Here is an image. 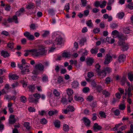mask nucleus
I'll return each instance as SVG.
<instances>
[{
  "instance_id": "obj_5",
  "label": "nucleus",
  "mask_w": 133,
  "mask_h": 133,
  "mask_svg": "<svg viewBox=\"0 0 133 133\" xmlns=\"http://www.w3.org/2000/svg\"><path fill=\"white\" fill-rule=\"evenodd\" d=\"M62 43V38L59 36L57 37L55 40L52 42V46L61 45Z\"/></svg>"
},
{
  "instance_id": "obj_3",
  "label": "nucleus",
  "mask_w": 133,
  "mask_h": 133,
  "mask_svg": "<svg viewBox=\"0 0 133 133\" xmlns=\"http://www.w3.org/2000/svg\"><path fill=\"white\" fill-rule=\"evenodd\" d=\"M33 96L35 98L32 97V95H30L29 97V101L34 103H37L38 101V99L41 98V95L37 93L33 94Z\"/></svg>"
},
{
  "instance_id": "obj_29",
  "label": "nucleus",
  "mask_w": 133,
  "mask_h": 133,
  "mask_svg": "<svg viewBox=\"0 0 133 133\" xmlns=\"http://www.w3.org/2000/svg\"><path fill=\"white\" fill-rule=\"evenodd\" d=\"M93 127L94 130L96 129L100 130L102 128V127L101 126L98 125V124L96 123H95Z\"/></svg>"
},
{
  "instance_id": "obj_22",
  "label": "nucleus",
  "mask_w": 133,
  "mask_h": 133,
  "mask_svg": "<svg viewBox=\"0 0 133 133\" xmlns=\"http://www.w3.org/2000/svg\"><path fill=\"white\" fill-rule=\"evenodd\" d=\"M1 55L4 58L8 57L10 56L9 54L6 51H2L1 52Z\"/></svg>"
},
{
  "instance_id": "obj_41",
  "label": "nucleus",
  "mask_w": 133,
  "mask_h": 133,
  "mask_svg": "<svg viewBox=\"0 0 133 133\" xmlns=\"http://www.w3.org/2000/svg\"><path fill=\"white\" fill-rule=\"evenodd\" d=\"M70 9V5L69 3H66L65 4L64 8V9L67 12H69V10Z\"/></svg>"
},
{
  "instance_id": "obj_20",
  "label": "nucleus",
  "mask_w": 133,
  "mask_h": 133,
  "mask_svg": "<svg viewBox=\"0 0 133 133\" xmlns=\"http://www.w3.org/2000/svg\"><path fill=\"white\" fill-rule=\"evenodd\" d=\"M35 7L34 4L32 3H30L26 5V8L28 9H32Z\"/></svg>"
},
{
  "instance_id": "obj_24",
  "label": "nucleus",
  "mask_w": 133,
  "mask_h": 133,
  "mask_svg": "<svg viewBox=\"0 0 133 133\" xmlns=\"http://www.w3.org/2000/svg\"><path fill=\"white\" fill-rule=\"evenodd\" d=\"M125 95H126L127 94H128L129 97H130L132 95V94L131 92V89L130 87H129L128 88V90L127 89H125Z\"/></svg>"
},
{
  "instance_id": "obj_61",
  "label": "nucleus",
  "mask_w": 133,
  "mask_h": 133,
  "mask_svg": "<svg viewBox=\"0 0 133 133\" xmlns=\"http://www.w3.org/2000/svg\"><path fill=\"white\" fill-rule=\"evenodd\" d=\"M8 22L6 19H4L3 20V21L2 23V24L4 25L6 27H8L9 25L7 24Z\"/></svg>"
},
{
  "instance_id": "obj_63",
  "label": "nucleus",
  "mask_w": 133,
  "mask_h": 133,
  "mask_svg": "<svg viewBox=\"0 0 133 133\" xmlns=\"http://www.w3.org/2000/svg\"><path fill=\"white\" fill-rule=\"evenodd\" d=\"M128 7L130 9H133V3H129L128 5Z\"/></svg>"
},
{
  "instance_id": "obj_50",
  "label": "nucleus",
  "mask_w": 133,
  "mask_h": 133,
  "mask_svg": "<svg viewBox=\"0 0 133 133\" xmlns=\"http://www.w3.org/2000/svg\"><path fill=\"white\" fill-rule=\"evenodd\" d=\"M111 34L112 35H117V37H118V35H123L122 34H120L119 32L117 31V30H113L111 33Z\"/></svg>"
},
{
  "instance_id": "obj_18",
  "label": "nucleus",
  "mask_w": 133,
  "mask_h": 133,
  "mask_svg": "<svg viewBox=\"0 0 133 133\" xmlns=\"http://www.w3.org/2000/svg\"><path fill=\"white\" fill-rule=\"evenodd\" d=\"M35 68L40 71H42L44 69V66L41 63L37 64L36 65Z\"/></svg>"
},
{
  "instance_id": "obj_39",
  "label": "nucleus",
  "mask_w": 133,
  "mask_h": 133,
  "mask_svg": "<svg viewBox=\"0 0 133 133\" xmlns=\"http://www.w3.org/2000/svg\"><path fill=\"white\" fill-rule=\"evenodd\" d=\"M123 31L125 34H128L130 32V30L129 27H124L123 28Z\"/></svg>"
},
{
  "instance_id": "obj_57",
  "label": "nucleus",
  "mask_w": 133,
  "mask_h": 133,
  "mask_svg": "<svg viewBox=\"0 0 133 133\" xmlns=\"http://www.w3.org/2000/svg\"><path fill=\"white\" fill-rule=\"evenodd\" d=\"M103 70L106 73V72L109 73L111 71V69L108 67L104 68Z\"/></svg>"
},
{
  "instance_id": "obj_64",
  "label": "nucleus",
  "mask_w": 133,
  "mask_h": 133,
  "mask_svg": "<svg viewBox=\"0 0 133 133\" xmlns=\"http://www.w3.org/2000/svg\"><path fill=\"white\" fill-rule=\"evenodd\" d=\"M131 128L130 130L128 131L126 133H133V124H131L130 125Z\"/></svg>"
},
{
  "instance_id": "obj_30",
  "label": "nucleus",
  "mask_w": 133,
  "mask_h": 133,
  "mask_svg": "<svg viewBox=\"0 0 133 133\" xmlns=\"http://www.w3.org/2000/svg\"><path fill=\"white\" fill-rule=\"evenodd\" d=\"M28 88L29 91L32 92H34L36 88L34 85H29Z\"/></svg>"
},
{
  "instance_id": "obj_17",
  "label": "nucleus",
  "mask_w": 133,
  "mask_h": 133,
  "mask_svg": "<svg viewBox=\"0 0 133 133\" xmlns=\"http://www.w3.org/2000/svg\"><path fill=\"white\" fill-rule=\"evenodd\" d=\"M62 57H63L66 58H69L71 56V55L70 52L66 51L64 52L62 54Z\"/></svg>"
},
{
  "instance_id": "obj_13",
  "label": "nucleus",
  "mask_w": 133,
  "mask_h": 133,
  "mask_svg": "<svg viewBox=\"0 0 133 133\" xmlns=\"http://www.w3.org/2000/svg\"><path fill=\"white\" fill-rule=\"evenodd\" d=\"M79 84L77 81H74L72 83L71 86L73 89H77L79 88Z\"/></svg>"
},
{
  "instance_id": "obj_1",
  "label": "nucleus",
  "mask_w": 133,
  "mask_h": 133,
  "mask_svg": "<svg viewBox=\"0 0 133 133\" xmlns=\"http://www.w3.org/2000/svg\"><path fill=\"white\" fill-rule=\"evenodd\" d=\"M118 38L119 40L118 43L119 45L121 47L122 50L123 51H127L128 49V46L124 42L125 40L126 39V37L124 35H118Z\"/></svg>"
},
{
  "instance_id": "obj_53",
  "label": "nucleus",
  "mask_w": 133,
  "mask_h": 133,
  "mask_svg": "<svg viewBox=\"0 0 133 133\" xmlns=\"http://www.w3.org/2000/svg\"><path fill=\"white\" fill-rule=\"evenodd\" d=\"M68 111L73 112L74 111V108L72 106L69 105L67 107Z\"/></svg>"
},
{
  "instance_id": "obj_9",
  "label": "nucleus",
  "mask_w": 133,
  "mask_h": 133,
  "mask_svg": "<svg viewBox=\"0 0 133 133\" xmlns=\"http://www.w3.org/2000/svg\"><path fill=\"white\" fill-rule=\"evenodd\" d=\"M84 124L86 127H89L91 123L90 120L86 117H84L82 119Z\"/></svg>"
},
{
  "instance_id": "obj_10",
  "label": "nucleus",
  "mask_w": 133,
  "mask_h": 133,
  "mask_svg": "<svg viewBox=\"0 0 133 133\" xmlns=\"http://www.w3.org/2000/svg\"><path fill=\"white\" fill-rule=\"evenodd\" d=\"M126 56L123 54L120 55L118 58V61L119 63L123 62L126 58Z\"/></svg>"
},
{
  "instance_id": "obj_52",
  "label": "nucleus",
  "mask_w": 133,
  "mask_h": 133,
  "mask_svg": "<svg viewBox=\"0 0 133 133\" xmlns=\"http://www.w3.org/2000/svg\"><path fill=\"white\" fill-rule=\"evenodd\" d=\"M49 34V32L48 31H45L44 33L42 34V36L43 37H45L48 36Z\"/></svg>"
},
{
  "instance_id": "obj_31",
  "label": "nucleus",
  "mask_w": 133,
  "mask_h": 133,
  "mask_svg": "<svg viewBox=\"0 0 133 133\" xmlns=\"http://www.w3.org/2000/svg\"><path fill=\"white\" fill-rule=\"evenodd\" d=\"M63 130L65 131H68L69 130V127L67 124H64L63 125Z\"/></svg>"
},
{
  "instance_id": "obj_11",
  "label": "nucleus",
  "mask_w": 133,
  "mask_h": 133,
  "mask_svg": "<svg viewBox=\"0 0 133 133\" xmlns=\"http://www.w3.org/2000/svg\"><path fill=\"white\" fill-rule=\"evenodd\" d=\"M97 73L98 76H101L102 77H105L106 75V73L105 72V71H104L103 69L99 70L98 69H97Z\"/></svg>"
},
{
  "instance_id": "obj_58",
  "label": "nucleus",
  "mask_w": 133,
  "mask_h": 133,
  "mask_svg": "<svg viewBox=\"0 0 133 133\" xmlns=\"http://www.w3.org/2000/svg\"><path fill=\"white\" fill-rule=\"evenodd\" d=\"M95 88L99 92L102 90V87L101 85H97Z\"/></svg>"
},
{
  "instance_id": "obj_45",
  "label": "nucleus",
  "mask_w": 133,
  "mask_h": 133,
  "mask_svg": "<svg viewBox=\"0 0 133 133\" xmlns=\"http://www.w3.org/2000/svg\"><path fill=\"white\" fill-rule=\"evenodd\" d=\"M127 81V79L126 77H122L121 79V82L122 83V85H124L125 82H126Z\"/></svg>"
},
{
  "instance_id": "obj_26",
  "label": "nucleus",
  "mask_w": 133,
  "mask_h": 133,
  "mask_svg": "<svg viewBox=\"0 0 133 133\" xmlns=\"http://www.w3.org/2000/svg\"><path fill=\"white\" fill-rule=\"evenodd\" d=\"M102 94L104 95L105 97H109L110 96V93L106 90L103 91Z\"/></svg>"
},
{
  "instance_id": "obj_33",
  "label": "nucleus",
  "mask_w": 133,
  "mask_h": 133,
  "mask_svg": "<svg viewBox=\"0 0 133 133\" xmlns=\"http://www.w3.org/2000/svg\"><path fill=\"white\" fill-rule=\"evenodd\" d=\"M124 14L122 12L118 13L117 15L118 18L120 19H122L124 16Z\"/></svg>"
},
{
  "instance_id": "obj_46",
  "label": "nucleus",
  "mask_w": 133,
  "mask_h": 133,
  "mask_svg": "<svg viewBox=\"0 0 133 133\" xmlns=\"http://www.w3.org/2000/svg\"><path fill=\"white\" fill-rule=\"evenodd\" d=\"M40 122L42 124H45L47 123V121L45 118H43L41 119Z\"/></svg>"
},
{
  "instance_id": "obj_34",
  "label": "nucleus",
  "mask_w": 133,
  "mask_h": 133,
  "mask_svg": "<svg viewBox=\"0 0 133 133\" xmlns=\"http://www.w3.org/2000/svg\"><path fill=\"white\" fill-rule=\"evenodd\" d=\"M14 43L13 42H10L8 43L7 46L11 49H12L14 48Z\"/></svg>"
},
{
  "instance_id": "obj_35",
  "label": "nucleus",
  "mask_w": 133,
  "mask_h": 133,
  "mask_svg": "<svg viewBox=\"0 0 133 133\" xmlns=\"http://www.w3.org/2000/svg\"><path fill=\"white\" fill-rule=\"evenodd\" d=\"M42 81L43 82H46L48 81V77L45 75H44L42 78Z\"/></svg>"
},
{
  "instance_id": "obj_2",
  "label": "nucleus",
  "mask_w": 133,
  "mask_h": 133,
  "mask_svg": "<svg viewBox=\"0 0 133 133\" xmlns=\"http://www.w3.org/2000/svg\"><path fill=\"white\" fill-rule=\"evenodd\" d=\"M45 47L43 45L39 46L38 49H36L37 51L33 53L32 55L36 57L45 55L47 50H45Z\"/></svg>"
},
{
  "instance_id": "obj_62",
  "label": "nucleus",
  "mask_w": 133,
  "mask_h": 133,
  "mask_svg": "<svg viewBox=\"0 0 133 133\" xmlns=\"http://www.w3.org/2000/svg\"><path fill=\"white\" fill-rule=\"evenodd\" d=\"M93 100V97L91 95H90L88 96L87 98V100L89 101H91Z\"/></svg>"
},
{
  "instance_id": "obj_27",
  "label": "nucleus",
  "mask_w": 133,
  "mask_h": 133,
  "mask_svg": "<svg viewBox=\"0 0 133 133\" xmlns=\"http://www.w3.org/2000/svg\"><path fill=\"white\" fill-rule=\"evenodd\" d=\"M74 98L75 100L80 102H82L83 101V98L81 97L75 96H74Z\"/></svg>"
},
{
  "instance_id": "obj_14",
  "label": "nucleus",
  "mask_w": 133,
  "mask_h": 133,
  "mask_svg": "<svg viewBox=\"0 0 133 133\" xmlns=\"http://www.w3.org/2000/svg\"><path fill=\"white\" fill-rule=\"evenodd\" d=\"M94 76V74L93 72H89L88 73L87 76L88 77V78L86 79L87 81L88 82L91 81V79H90V78Z\"/></svg>"
},
{
  "instance_id": "obj_25",
  "label": "nucleus",
  "mask_w": 133,
  "mask_h": 133,
  "mask_svg": "<svg viewBox=\"0 0 133 133\" xmlns=\"http://www.w3.org/2000/svg\"><path fill=\"white\" fill-rule=\"evenodd\" d=\"M107 41L109 43L113 44L115 41V40L114 38H109L108 37L106 38Z\"/></svg>"
},
{
  "instance_id": "obj_47",
  "label": "nucleus",
  "mask_w": 133,
  "mask_h": 133,
  "mask_svg": "<svg viewBox=\"0 0 133 133\" xmlns=\"http://www.w3.org/2000/svg\"><path fill=\"white\" fill-rule=\"evenodd\" d=\"M86 41V39L85 38H82L79 42V44L80 45H84V43Z\"/></svg>"
},
{
  "instance_id": "obj_28",
  "label": "nucleus",
  "mask_w": 133,
  "mask_h": 133,
  "mask_svg": "<svg viewBox=\"0 0 133 133\" xmlns=\"http://www.w3.org/2000/svg\"><path fill=\"white\" fill-rule=\"evenodd\" d=\"M66 93L69 96L71 95L73 93V90L71 89L68 88L66 90Z\"/></svg>"
},
{
  "instance_id": "obj_6",
  "label": "nucleus",
  "mask_w": 133,
  "mask_h": 133,
  "mask_svg": "<svg viewBox=\"0 0 133 133\" xmlns=\"http://www.w3.org/2000/svg\"><path fill=\"white\" fill-rule=\"evenodd\" d=\"M24 35L30 40H33L34 39V35L31 34L28 32L25 31L24 33Z\"/></svg>"
},
{
  "instance_id": "obj_12",
  "label": "nucleus",
  "mask_w": 133,
  "mask_h": 133,
  "mask_svg": "<svg viewBox=\"0 0 133 133\" xmlns=\"http://www.w3.org/2000/svg\"><path fill=\"white\" fill-rule=\"evenodd\" d=\"M15 117V116L14 115H11L9 116V121L10 124H12L16 122V120Z\"/></svg>"
},
{
  "instance_id": "obj_36",
  "label": "nucleus",
  "mask_w": 133,
  "mask_h": 133,
  "mask_svg": "<svg viewBox=\"0 0 133 133\" xmlns=\"http://www.w3.org/2000/svg\"><path fill=\"white\" fill-rule=\"evenodd\" d=\"M86 24L89 27L93 26V24L92 22V20L91 19L87 21L86 22Z\"/></svg>"
},
{
  "instance_id": "obj_7",
  "label": "nucleus",
  "mask_w": 133,
  "mask_h": 133,
  "mask_svg": "<svg viewBox=\"0 0 133 133\" xmlns=\"http://www.w3.org/2000/svg\"><path fill=\"white\" fill-rule=\"evenodd\" d=\"M8 21L9 23L12 22H13V20L16 23H18V18L16 15H14L12 18H9L8 19Z\"/></svg>"
},
{
  "instance_id": "obj_32",
  "label": "nucleus",
  "mask_w": 133,
  "mask_h": 133,
  "mask_svg": "<svg viewBox=\"0 0 133 133\" xmlns=\"http://www.w3.org/2000/svg\"><path fill=\"white\" fill-rule=\"evenodd\" d=\"M58 112L57 110H50L48 112L49 115L51 116L54 114H56Z\"/></svg>"
},
{
  "instance_id": "obj_49",
  "label": "nucleus",
  "mask_w": 133,
  "mask_h": 133,
  "mask_svg": "<svg viewBox=\"0 0 133 133\" xmlns=\"http://www.w3.org/2000/svg\"><path fill=\"white\" fill-rule=\"evenodd\" d=\"M48 12L49 14L54 15L55 14L54 10L53 9H49L48 10Z\"/></svg>"
},
{
  "instance_id": "obj_44",
  "label": "nucleus",
  "mask_w": 133,
  "mask_h": 133,
  "mask_svg": "<svg viewBox=\"0 0 133 133\" xmlns=\"http://www.w3.org/2000/svg\"><path fill=\"white\" fill-rule=\"evenodd\" d=\"M57 82L59 84L63 83V79L61 76H58L57 78Z\"/></svg>"
},
{
  "instance_id": "obj_40",
  "label": "nucleus",
  "mask_w": 133,
  "mask_h": 133,
  "mask_svg": "<svg viewBox=\"0 0 133 133\" xmlns=\"http://www.w3.org/2000/svg\"><path fill=\"white\" fill-rule=\"evenodd\" d=\"M53 94L56 96H58L60 95V92L56 89H54L53 91Z\"/></svg>"
},
{
  "instance_id": "obj_43",
  "label": "nucleus",
  "mask_w": 133,
  "mask_h": 133,
  "mask_svg": "<svg viewBox=\"0 0 133 133\" xmlns=\"http://www.w3.org/2000/svg\"><path fill=\"white\" fill-rule=\"evenodd\" d=\"M54 124L55 127L59 128L60 127V122L59 121L56 120L54 122Z\"/></svg>"
},
{
  "instance_id": "obj_51",
  "label": "nucleus",
  "mask_w": 133,
  "mask_h": 133,
  "mask_svg": "<svg viewBox=\"0 0 133 133\" xmlns=\"http://www.w3.org/2000/svg\"><path fill=\"white\" fill-rule=\"evenodd\" d=\"M11 9L10 5L8 4H6L5 7V10L7 11H9Z\"/></svg>"
},
{
  "instance_id": "obj_59",
  "label": "nucleus",
  "mask_w": 133,
  "mask_h": 133,
  "mask_svg": "<svg viewBox=\"0 0 133 133\" xmlns=\"http://www.w3.org/2000/svg\"><path fill=\"white\" fill-rule=\"evenodd\" d=\"M89 91V89L87 87H85L83 89V91L84 93H87Z\"/></svg>"
},
{
  "instance_id": "obj_38",
  "label": "nucleus",
  "mask_w": 133,
  "mask_h": 133,
  "mask_svg": "<svg viewBox=\"0 0 133 133\" xmlns=\"http://www.w3.org/2000/svg\"><path fill=\"white\" fill-rule=\"evenodd\" d=\"M100 116L101 118H105L106 116V115L105 113L103 111H100L99 113Z\"/></svg>"
},
{
  "instance_id": "obj_37",
  "label": "nucleus",
  "mask_w": 133,
  "mask_h": 133,
  "mask_svg": "<svg viewBox=\"0 0 133 133\" xmlns=\"http://www.w3.org/2000/svg\"><path fill=\"white\" fill-rule=\"evenodd\" d=\"M90 52L92 54H96L98 52V49L97 48H92L90 50Z\"/></svg>"
},
{
  "instance_id": "obj_15",
  "label": "nucleus",
  "mask_w": 133,
  "mask_h": 133,
  "mask_svg": "<svg viewBox=\"0 0 133 133\" xmlns=\"http://www.w3.org/2000/svg\"><path fill=\"white\" fill-rule=\"evenodd\" d=\"M87 64L89 66H91L94 62V59L91 58H86Z\"/></svg>"
},
{
  "instance_id": "obj_19",
  "label": "nucleus",
  "mask_w": 133,
  "mask_h": 133,
  "mask_svg": "<svg viewBox=\"0 0 133 133\" xmlns=\"http://www.w3.org/2000/svg\"><path fill=\"white\" fill-rule=\"evenodd\" d=\"M9 76L10 79L14 80H16L19 78V76L16 74H10L9 75Z\"/></svg>"
},
{
  "instance_id": "obj_54",
  "label": "nucleus",
  "mask_w": 133,
  "mask_h": 133,
  "mask_svg": "<svg viewBox=\"0 0 133 133\" xmlns=\"http://www.w3.org/2000/svg\"><path fill=\"white\" fill-rule=\"evenodd\" d=\"M20 100L23 103H25L26 101V98L24 96H22L20 98Z\"/></svg>"
},
{
  "instance_id": "obj_21",
  "label": "nucleus",
  "mask_w": 133,
  "mask_h": 133,
  "mask_svg": "<svg viewBox=\"0 0 133 133\" xmlns=\"http://www.w3.org/2000/svg\"><path fill=\"white\" fill-rule=\"evenodd\" d=\"M128 78L130 81H133V72L132 71H130L128 73Z\"/></svg>"
},
{
  "instance_id": "obj_23",
  "label": "nucleus",
  "mask_w": 133,
  "mask_h": 133,
  "mask_svg": "<svg viewBox=\"0 0 133 133\" xmlns=\"http://www.w3.org/2000/svg\"><path fill=\"white\" fill-rule=\"evenodd\" d=\"M26 68H23V69L21 70V72L23 74H26L29 71V69L28 68V67H25Z\"/></svg>"
},
{
  "instance_id": "obj_56",
  "label": "nucleus",
  "mask_w": 133,
  "mask_h": 133,
  "mask_svg": "<svg viewBox=\"0 0 133 133\" xmlns=\"http://www.w3.org/2000/svg\"><path fill=\"white\" fill-rule=\"evenodd\" d=\"M92 117L91 119L93 121H94L96 120L97 118V114L96 113H93L92 114Z\"/></svg>"
},
{
  "instance_id": "obj_42",
  "label": "nucleus",
  "mask_w": 133,
  "mask_h": 133,
  "mask_svg": "<svg viewBox=\"0 0 133 133\" xmlns=\"http://www.w3.org/2000/svg\"><path fill=\"white\" fill-rule=\"evenodd\" d=\"M29 125L30 124L29 122H26L24 123V126L27 129L29 130L30 128Z\"/></svg>"
},
{
  "instance_id": "obj_55",
  "label": "nucleus",
  "mask_w": 133,
  "mask_h": 133,
  "mask_svg": "<svg viewBox=\"0 0 133 133\" xmlns=\"http://www.w3.org/2000/svg\"><path fill=\"white\" fill-rule=\"evenodd\" d=\"M96 102H92V103L90 104V106L92 108V112L95 111V110H93V108L96 106Z\"/></svg>"
},
{
  "instance_id": "obj_8",
  "label": "nucleus",
  "mask_w": 133,
  "mask_h": 133,
  "mask_svg": "<svg viewBox=\"0 0 133 133\" xmlns=\"http://www.w3.org/2000/svg\"><path fill=\"white\" fill-rule=\"evenodd\" d=\"M112 57L110 55H107L106 56V58L104 62L105 64H109L112 60Z\"/></svg>"
},
{
  "instance_id": "obj_60",
  "label": "nucleus",
  "mask_w": 133,
  "mask_h": 133,
  "mask_svg": "<svg viewBox=\"0 0 133 133\" xmlns=\"http://www.w3.org/2000/svg\"><path fill=\"white\" fill-rule=\"evenodd\" d=\"M28 111L30 112H35L36 109L32 107H30L28 108Z\"/></svg>"
},
{
  "instance_id": "obj_16",
  "label": "nucleus",
  "mask_w": 133,
  "mask_h": 133,
  "mask_svg": "<svg viewBox=\"0 0 133 133\" xmlns=\"http://www.w3.org/2000/svg\"><path fill=\"white\" fill-rule=\"evenodd\" d=\"M37 51V50L36 49H31L26 50H25V53L24 54V56L25 57H26L29 55V52L34 53V52H36Z\"/></svg>"
},
{
  "instance_id": "obj_4",
  "label": "nucleus",
  "mask_w": 133,
  "mask_h": 133,
  "mask_svg": "<svg viewBox=\"0 0 133 133\" xmlns=\"http://www.w3.org/2000/svg\"><path fill=\"white\" fill-rule=\"evenodd\" d=\"M22 64H18V66L20 69H22L23 68L29 67L30 66V64L26 63V62L25 60L23 59L21 61Z\"/></svg>"
},
{
  "instance_id": "obj_48",
  "label": "nucleus",
  "mask_w": 133,
  "mask_h": 133,
  "mask_svg": "<svg viewBox=\"0 0 133 133\" xmlns=\"http://www.w3.org/2000/svg\"><path fill=\"white\" fill-rule=\"evenodd\" d=\"M107 2L105 1H103L102 2L101 4H100V7L101 8H104L106 6Z\"/></svg>"
}]
</instances>
